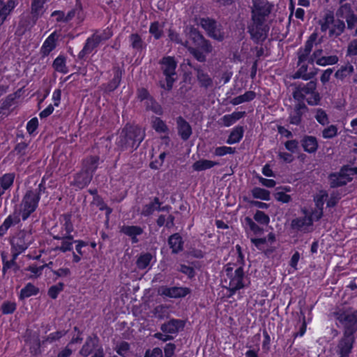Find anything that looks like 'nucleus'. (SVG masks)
Here are the masks:
<instances>
[{
  "label": "nucleus",
  "instance_id": "obj_1",
  "mask_svg": "<svg viewBox=\"0 0 357 357\" xmlns=\"http://www.w3.org/2000/svg\"><path fill=\"white\" fill-rule=\"evenodd\" d=\"M331 314L336 326L344 329L343 335H354L357 331V310L341 305L335 307Z\"/></svg>",
  "mask_w": 357,
  "mask_h": 357
},
{
  "label": "nucleus",
  "instance_id": "obj_2",
  "mask_svg": "<svg viewBox=\"0 0 357 357\" xmlns=\"http://www.w3.org/2000/svg\"><path fill=\"white\" fill-rule=\"evenodd\" d=\"M223 283L224 287L229 291V296L231 297L236 291L247 287L249 280L242 267L228 264L223 271Z\"/></svg>",
  "mask_w": 357,
  "mask_h": 357
},
{
  "label": "nucleus",
  "instance_id": "obj_3",
  "mask_svg": "<svg viewBox=\"0 0 357 357\" xmlns=\"http://www.w3.org/2000/svg\"><path fill=\"white\" fill-rule=\"evenodd\" d=\"M45 190L44 184L40 183L36 188L26 191L20 204L15 207V209L21 215L22 220H26L36 211L40 195Z\"/></svg>",
  "mask_w": 357,
  "mask_h": 357
},
{
  "label": "nucleus",
  "instance_id": "obj_4",
  "mask_svg": "<svg viewBox=\"0 0 357 357\" xmlns=\"http://www.w3.org/2000/svg\"><path fill=\"white\" fill-rule=\"evenodd\" d=\"M144 136L145 132L142 128L137 126H126L120 134L117 142L118 146L121 150L132 151L139 146Z\"/></svg>",
  "mask_w": 357,
  "mask_h": 357
},
{
  "label": "nucleus",
  "instance_id": "obj_5",
  "mask_svg": "<svg viewBox=\"0 0 357 357\" xmlns=\"http://www.w3.org/2000/svg\"><path fill=\"white\" fill-rule=\"evenodd\" d=\"M293 97L298 101L305 100L309 105L315 106L319 105L321 96L317 91V82L310 81L307 84H299L293 91Z\"/></svg>",
  "mask_w": 357,
  "mask_h": 357
},
{
  "label": "nucleus",
  "instance_id": "obj_6",
  "mask_svg": "<svg viewBox=\"0 0 357 357\" xmlns=\"http://www.w3.org/2000/svg\"><path fill=\"white\" fill-rule=\"evenodd\" d=\"M34 241V237L31 231L21 230L11 241V252L14 253V257L24 252Z\"/></svg>",
  "mask_w": 357,
  "mask_h": 357
},
{
  "label": "nucleus",
  "instance_id": "obj_7",
  "mask_svg": "<svg viewBox=\"0 0 357 357\" xmlns=\"http://www.w3.org/2000/svg\"><path fill=\"white\" fill-rule=\"evenodd\" d=\"M160 64L166 80V84L161 83L160 86L165 89L171 90L175 80L173 76L176 75L177 63L174 57L165 56L160 60Z\"/></svg>",
  "mask_w": 357,
  "mask_h": 357
},
{
  "label": "nucleus",
  "instance_id": "obj_8",
  "mask_svg": "<svg viewBox=\"0 0 357 357\" xmlns=\"http://www.w3.org/2000/svg\"><path fill=\"white\" fill-rule=\"evenodd\" d=\"M199 24L210 38L218 41H222L225 39V33L222 26L215 20L209 17L201 18Z\"/></svg>",
  "mask_w": 357,
  "mask_h": 357
},
{
  "label": "nucleus",
  "instance_id": "obj_9",
  "mask_svg": "<svg viewBox=\"0 0 357 357\" xmlns=\"http://www.w3.org/2000/svg\"><path fill=\"white\" fill-rule=\"evenodd\" d=\"M272 10V5L268 0H253L252 21H265Z\"/></svg>",
  "mask_w": 357,
  "mask_h": 357
},
{
  "label": "nucleus",
  "instance_id": "obj_10",
  "mask_svg": "<svg viewBox=\"0 0 357 357\" xmlns=\"http://www.w3.org/2000/svg\"><path fill=\"white\" fill-rule=\"evenodd\" d=\"M269 27L265 21H252L248 27L251 38L257 43L263 42L267 38Z\"/></svg>",
  "mask_w": 357,
  "mask_h": 357
},
{
  "label": "nucleus",
  "instance_id": "obj_11",
  "mask_svg": "<svg viewBox=\"0 0 357 357\" xmlns=\"http://www.w3.org/2000/svg\"><path fill=\"white\" fill-rule=\"evenodd\" d=\"M184 46L188 48L190 53L199 62H204L206 61L204 53L209 54L213 51V46L211 42L206 38L197 45L201 50L190 46L188 41H185Z\"/></svg>",
  "mask_w": 357,
  "mask_h": 357
},
{
  "label": "nucleus",
  "instance_id": "obj_12",
  "mask_svg": "<svg viewBox=\"0 0 357 357\" xmlns=\"http://www.w3.org/2000/svg\"><path fill=\"white\" fill-rule=\"evenodd\" d=\"M354 341V335H343L337 346L336 353L338 357H349Z\"/></svg>",
  "mask_w": 357,
  "mask_h": 357
},
{
  "label": "nucleus",
  "instance_id": "obj_13",
  "mask_svg": "<svg viewBox=\"0 0 357 357\" xmlns=\"http://www.w3.org/2000/svg\"><path fill=\"white\" fill-rule=\"evenodd\" d=\"M303 217H298L293 219L291 222V227L296 231L307 233L311 231L312 219L305 212Z\"/></svg>",
  "mask_w": 357,
  "mask_h": 357
},
{
  "label": "nucleus",
  "instance_id": "obj_14",
  "mask_svg": "<svg viewBox=\"0 0 357 357\" xmlns=\"http://www.w3.org/2000/svg\"><path fill=\"white\" fill-rule=\"evenodd\" d=\"M190 292V289L189 288L183 287H162L159 289L160 294L174 298L185 297Z\"/></svg>",
  "mask_w": 357,
  "mask_h": 357
},
{
  "label": "nucleus",
  "instance_id": "obj_15",
  "mask_svg": "<svg viewBox=\"0 0 357 357\" xmlns=\"http://www.w3.org/2000/svg\"><path fill=\"white\" fill-rule=\"evenodd\" d=\"M120 232L128 236L132 243H137L139 242L137 236L143 234L144 229L139 226L123 225L120 227Z\"/></svg>",
  "mask_w": 357,
  "mask_h": 357
},
{
  "label": "nucleus",
  "instance_id": "obj_16",
  "mask_svg": "<svg viewBox=\"0 0 357 357\" xmlns=\"http://www.w3.org/2000/svg\"><path fill=\"white\" fill-rule=\"evenodd\" d=\"M307 107L303 102L297 103L289 114V122L294 125H299L302 120L303 114L307 111Z\"/></svg>",
  "mask_w": 357,
  "mask_h": 357
},
{
  "label": "nucleus",
  "instance_id": "obj_17",
  "mask_svg": "<svg viewBox=\"0 0 357 357\" xmlns=\"http://www.w3.org/2000/svg\"><path fill=\"white\" fill-rule=\"evenodd\" d=\"M176 124L178 133L181 138L184 141L188 140L192 133V128L189 123L187 122L182 116H178L176 119Z\"/></svg>",
  "mask_w": 357,
  "mask_h": 357
},
{
  "label": "nucleus",
  "instance_id": "obj_18",
  "mask_svg": "<svg viewBox=\"0 0 357 357\" xmlns=\"http://www.w3.org/2000/svg\"><path fill=\"white\" fill-rule=\"evenodd\" d=\"M316 38V34L311 35L309 39L306 41L304 47L299 50L298 52L299 64L307 61V56L312 51Z\"/></svg>",
  "mask_w": 357,
  "mask_h": 357
},
{
  "label": "nucleus",
  "instance_id": "obj_19",
  "mask_svg": "<svg viewBox=\"0 0 357 357\" xmlns=\"http://www.w3.org/2000/svg\"><path fill=\"white\" fill-rule=\"evenodd\" d=\"M183 327L184 322L182 320L173 319L162 324L160 329L163 333L173 334L178 333Z\"/></svg>",
  "mask_w": 357,
  "mask_h": 357
},
{
  "label": "nucleus",
  "instance_id": "obj_20",
  "mask_svg": "<svg viewBox=\"0 0 357 357\" xmlns=\"http://www.w3.org/2000/svg\"><path fill=\"white\" fill-rule=\"evenodd\" d=\"M54 238L61 241V244L57 245L54 250L66 252L73 249V244L74 243L73 236L56 235L54 236Z\"/></svg>",
  "mask_w": 357,
  "mask_h": 357
},
{
  "label": "nucleus",
  "instance_id": "obj_21",
  "mask_svg": "<svg viewBox=\"0 0 357 357\" xmlns=\"http://www.w3.org/2000/svg\"><path fill=\"white\" fill-rule=\"evenodd\" d=\"M17 4V3L15 0H8L7 1L0 0V26L3 23Z\"/></svg>",
  "mask_w": 357,
  "mask_h": 357
},
{
  "label": "nucleus",
  "instance_id": "obj_22",
  "mask_svg": "<svg viewBox=\"0 0 357 357\" xmlns=\"http://www.w3.org/2000/svg\"><path fill=\"white\" fill-rule=\"evenodd\" d=\"M98 339L96 336H89L82 349L79 354L83 357H88L98 346Z\"/></svg>",
  "mask_w": 357,
  "mask_h": 357
},
{
  "label": "nucleus",
  "instance_id": "obj_23",
  "mask_svg": "<svg viewBox=\"0 0 357 357\" xmlns=\"http://www.w3.org/2000/svg\"><path fill=\"white\" fill-rule=\"evenodd\" d=\"M335 20L333 11L330 10H326L321 18L319 20L321 31L322 32H326L331 28Z\"/></svg>",
  "mask_w": 357,
  "mask_h": 357
},
{
  "label": "nucleus",
  "instance_id": "obj_24",
  "mask_svg": "<svg viewBox=\"0 0 357 357\" xmlns=\"http://www.w3.org/2000/svg\"><path fill=\"white\" fill-rule=\"evenodd\" d=\"M91 179L92 176L90 174L81 170L80 172L75 175L73 184L77 188L82 189L88 185Z\"/></svg>",
  "mask_w": 357,
  "mask_h": 357
},
{
  "label": "nucleus",
  "instance_id": "obj_25",
  "mask_svg": "<svg viewBox=\"0 0 357 357\" xmlns=\"http://www.w3.org/2000/svg\"><path fill=\"white\" fill-rule=\"evenodd\" d=\"M346 28L345 22L341 19H336L328 31L330 38H337L342 35Z\"/></svg>",
  "mask_w": 357,
  "mask_h": 357
},
{
  "label": "nucleus",
  "instance_id": "obj_26",
  "mask_svg": "<svg viewBox=\"0 0 357 357\" xmlns=\"http://www.w3.org/2000/svg\"><path fill=\"white\" fill-rule=\"evenodd\" d=\"M99 158L98 156H91L85 159L83 162L82 170L90 174L93 177V174L98 168Z\"/></svg>",
  "mask_w": 357,
  "mask_h": 357
},
{
  "label": "nucleus",
  "instance_id": "obj_27",
  "mask_svg": "<svg viewBox=\"0 0 357 357\" xmlns=\"http://www.w3.org/2000/svg\"><path fill=\"white\" fill-rule=\"evenodd\" d=\"M300 68L294 75V78H301L304 80H309L312 79L317 73V69H314L310 72H307V66L305 63H298Z\"/></svg>",
  "mask_w": 357,
  "mask_h": 357
},
{
  "label": "nucleus",
  "instance_id": "obj_28",
  "mask_svg": "<svg viewBox=\"0 0 357 357\" xmlns=\"http://www.w3.org/2000/svg\"><path fill=\"white\" fill-rule=\"evenodd\" d=\"M130 46L136 52H140L146 47V43L138 33H132L128 38Z\"/></svg>",
  "mask_w": 357,
  "mask_h": 357
},
{
  "label": "nucleus",
  "instance_id": "obj_29",
  "mask_svg": "<svg viewBox=\"0 0 357 357\" xmlns=\"http://www.w3.org/2000/svg\"><path fill=\"white\" fill-rule=\"evenodd\" d=\"M15 174L13 173L5 174L0 176V197H1L5 191L9 189L13 184Z\"/></svg>",
  "mask_w": 357,
  "mask_h": 357
},
{
  "label": "nucleus",
  "instance_id": "obj_30",
  "mask_svg": "<svg viewBox=\"0 0 357 357\" xmlns=\"http://www.w3.org/2000/svg\"><path fill=\"white\" fill-rule=\"evenodd\" d=\"M100 43V41L93 34L86 40L84 48L79 54V57L83 58L85 55L90 54Z\"/></svg>",
  "mask_w": 357,
  "mask_h": 357
},
{
  "label": "nucleus",
  "instance_id": "obj_31",
  "mask_svg": "<svg viewBox=\"0 0 357 357\" xmlns=\"http://www.w3.org/2000/svg\"><path fill=\"white\" fill-rule=\"evenodd\" d=\"M245 115V112H234L231 114L223 116L220 122L224 126L229 127Z\"/></svg>",
  "mask_w": 357,
  "mask_h": 357
},
{
  "label": "nucleus",
  "instance_id": "obj_32",
  "mask_svg": "<svg viewBox=\"0 0 357 357\" xmlns=\"http://www.w3.org/2000/svg\"><path fill=\"white\" fill-rule=\"evenodd\" d=\"M303 149L308 153H314L318 148L317 139L312 136H306L302 140Z\"/></svg>",
  "mask_w": 357,
  "mask_h": 357
},
{
  "label": "nucleus",
  "instance_id": "obj_33",
  "mask_svg": "<svg viewBox=\"0 0 357 357\" xmlns=\"http://www.w3.org/2000/svg\"><path fill=\"white\" fill-rule=\"evenodd\" d=\"M344 173L345 170H340L338 174H333L331 176V185L333 187L342 186L351 181V177H344L342 176Z\"/></svg>",
  "mask_w": 357,
  "mask_h": 357
},
{
  "label": "nucleus",
  "instance_id": "obj_34",
  "mask_svg": "<svg viewBox=\"0 0 357 357\" xmlns=\"http://www.w3.org/2000/svg\"><path fill=\"white\" fill-rule=\"evenodd\" d=\"M219 163L218 162L209 160H199L195 162L192 165V168L195 171L200 172L206 169H211L214 166L218 165Z\"/></svg>",
  "mask_w": 357,
  "mask_h": 357
},
{
  "label": "nucleus",
  "instance_id": "obj_35",
  "mask_svg": "<svg viewBox=\"0 0 357 357\" xmlns=\"http://www.w3.org/2000/svg\"><path fill=\"white\" fill-rule=\"evenodd\" d=\"M255 97L256 93L255 91H246L244 94L238 96L231 100L230 103L232 104L233 105H238L245 102L251 101Z\"/></svg>",
  "mask_w": 357,
  "mask_h": 357
},
{
  "label": "nucleus",
  "instance_id": "obj_36",
  "mask_svg": "<svg viewBox=\"0 0 357 357\" xmlns=\"http://www.w3.org/2000/svg\"><path fill=\"white\" fill-rule=\"evenodd\" d=\"M169 245L172 249V252L177 253L183 248V241L178 234L172 235L169 238Z\"/></svg>",
  "mask_w": 357,
  "mask_h": 357
},
{
  "label": "nucleus",
  "instance_id": "obj_37",
  "mask_svg": "<svg viewBox=\"0 0 357 357\" xmlns=\"http://www.w3.org/2000/svg\"><path fill=\"white\" fill-rule=\"evenodd\" d=\"M56 47V33H52L50 36L45 40L41 51L43 54L47 55L51 51H52Z\"/></svg>",
  "mask_w": 357,
  "mask_h": 357
},
{
  "label": "nucleus",
  "instance_id": "obj_38",
  "mask_svg": "<svg viewBox=\"0 0 357 357\" xmlns=\"http://www.w3.org/2000/svg\"><path fill=\"white\" fill-rule=\"evenodd\" d=\"M243 136V128L241 126H237L233 129L231 132L227 143L229 144H233L238 143L241 141Z\"/></svg>",
  "mask_w": 357,
  "mask_h": 357
},
{
  "label": "nucleus",
  "instance_id": "obj_39",
  "mask_svg": "<svg viewBox=\"0 0 357 357\" xmlns=\"http://www.w3.org/2000/svg\"><path fill=\"white\" fill-rule=\"evenodd\" d=\"M158 208H160V202L158 198L155 197L153 202L143 206L141 214L144 216H149L158 211Z\"/></svg>",
  "mask_w": 357,
  "mask_h": 357
},
{
  "label": "nucleus",
  "instance_id": "obj_40",
  "mask_svg": "<svg viewBox=\"0 0 357 357\" xmlns=\"http://www.w3.org/2000/svg\"><path fill=\"white\" fill-rule=\"evenodd\" d=\"M353 72V66L351 64H347L345 66H342L340 69H338L335 73V76L337 79L343 80L346 77L350 76Z\"/></svg>",
  "mask_w": 357,
  "mask_h": 357
},
{
  "label": "nucleus",
  "instance_id": "obj_41",
  "mask_svg": "<svg viewBox=\"0 0 357 357\" xmlns=\"http://www.w3.org/2000/svg\"><path fill=\"white\" fill-rule=\"evenodd\" d=\"M38 292V289L36 288L31 283H28L24 288L20 291V298L24 299L31 296L36 295Z\"/></svg>",
  "mask_w": 357,
  "mask_h": 357
},
{
  "label": "nucleus",
  "instance_id": "obj_42",
  "mask_svg": "<svg viewBox=\"0 0 357 357\" xmlns=\"http://www.w3.org/2000/svg\"><path fill=\"white\" fill-rule=\"evenodd\" d=\"M354 13L350 3H345L340 4V6L336 11V16L339 18H346Z\"/></svg>",
  "mask_w": 357,
  "mask_h": 357
},
{
  "label": "nucleus",
  "instance_id": "obj_43",
  "mask_svg": "<svg viewBox=\"0 0 357 357\" xmlns=\"http://www.w3.org/2000/svg\"><path fill=\"white\" fill-rule=\"evenodd\" d=\"M45 0H32L31 1V14L33 17H38L43 13V7L45 3Z\"/></svg>",
  "mask_w": 357,
  "mask_h": 357
},
{
  "label": "nucleus",
  "instance_id": "obj_44",
  "mask_svg": "<svg viewBox=\"0 0 357 357\" xmlns=\"http://www.w3.org/2000/svg\"><path fill=\"white\" fill-rule=\"evenodd\" d=\"M153 128L159 133H166L168 131V127L161 119L153 117L151 120Z\"/></svg>",
  "mask_w": 357,
  "mask_h": 357
},
{
  "label": "nucleus",
  "instance_id": "obj_45",
  "mask_svg": "<svg viewBox=\"0 0 357 357\" xmlns=\"http://www.w3.org/2000/svg\"><path fill=\"white\" fill-rule=\"evenodd\" d=\"M20 217L21 215L14 209L13 213L9 215L3 223L8 229L10 227L17 225L20 222Z\"/></svg>",
  "mask_w": 357,
  "mask_h": 357
},
{
  "label": "nucleus",
  "instance_id": "obj_46",
  "mask_svg": "<svg viewBox=\"0 0 357 357\" xmlns=\"http://www.w3.org/2000/svg\"><path fill=\"white\" fill-rule=\"evenodd\" d=\"M149 32L155 39L160 38L163 33V24H160L158 22L151 23Z\"/></svg>",
  "mask_w": 357,
  "mask_h": 357
},
{
  "label": "nucleus",
  "instance_id": "obj_47",
  "mask_svg": "<svg viewBox=\"0 0 357 357\" xmlns=\"http://www.w3.org/2000/svg\"><path fill=\"white\" fill-rule=\"evenodd\" d=\"M197 77L202 86L207 88L212 84V79L202 70L197 69Z\"/></svg>",
  "mask_w": 357,
  "mask_h": 357
},
{
  "label": "nucleus",
  "instance_id": "obj_48",
  "mask_svg": "<svg viewBox=\"0 0 357 357\" xmlns=\"http://www.w3.org/2000/svg\"><path fill=\"white\" fill-rule=\"evenodd\" d=\"M252 195L255 198L260 199L262 200L268 201L270 199V192L261 188H254L252 190Z\"/></svg>",
  "mask_w": 357,
  "mask_h": 357
},
{
  "label": "nucleus",
  "instance_id": "obj_49",
  "mask_svg": "<svg viewBox=\"0 0 357 357\" xmlns=\"http://www.w3.org/2000/svg\"><path fill=\"white\" fill-rule=\"evenodd\" d=\"M145 104L147 109L153 111L158 115H161L162 114L163 111L162 107L153 98L148 99Z\"/></svg>",
  "mask_w": 357,
  "mask_h": 357
},
{
  "label": "nucleus",
  "instance_id": "obj_50",
  "mask_svg": "<svg viewBox=\"0 0 357 357\" xmlns=\"http://www.w3.org/2000/svg\"><path fill=\"white\" fill-rule=\"evenodd\" d=\"M314 118L322 126H326L329 123L328 116L326 112L322 109L319 108L315 109Z\"/></svg>",
  "mask_w": 357,
  "mask_h": 357
},
{
  "label": "nucleus",
  "instance_id": "obj_51",
  "mask_svg": "<svg viewBox=\"0 0 357 357\" xmlns=\"http://www.w3.org/2000/svg\"><path fill=\"white\" fill-rule=\"evenodd\" d=\"M337 61L338 57L335 55L329 56H322L316 60V63L319 66L333 65L337 63Z\"/></svg>",
  "mask_w": 357,
  "mask_h": 357
},
{
  "label": "nucleus",
  "instance_id": "obj_52",
  "mask_svg": "<svg viewBox=\"0 0 357 357\" xmlns=\"http://www.w3.org/2000/svg\"><path fill=\"white\" fill-rule=\"evenodd\" d=\"M152 259V255L150 253H146L141 255L137 261V267L140 269L146 268Z\"/></svg>",
  "mask_w": 357,
  "mask_h": 357
},
{
  "label": "nucleus",
  "instance_id": "obj_53",
  "mask_svg": "<svg viewBox=\"0 0 357 357\" xmlns=\"http://www.w3.org/2000/svg\"><path fill=\"white\" fill-rule=\"evenodd\" d=\"M53 66L58 72L66 73L68 71L66 66L65 59L62 56H59L54 61Z\"/></svg>",
  "mask_w": 357,
  "mask_h": 357
},
{
  "label": "nucleus",
  "instance_id": "obj_54",
  "mask_svg": "<svg viewBox=\"0 0 357 357\" xmlns=\"http://www.w3.org/2000/svg\"><path fill=\"white\" fill-rule=\"evenodd\" d=\"M121 73L119 70H117L115 73L114 78L107 84V90L108 91H112L119 86L120 82H121Z\"/></svg>",
  "mask_w": 357,
  "mask_h": 357
},
{
  "label": "nucleus",
  "instance_id": "obj_55",
  "mask_svg": "<svg viewBox=\"0 0 357 357\" xmlns=\"http://www.w3.org/2000/svg\"><path fill=\"white\" fill-rule=\"evenodd\" d=\"M337 134V128L335 125H331L322 131V137L325 139H331Z\"/></svg>",
  "mask_w": 357,
  "mask_h": 357
},
{
  "label": "nucleus",
  "instance_id": "obj_56",
  "mask_svg": "<svg viewBox=\"0 0 357 357\" xmlns=\"http://www.w3.org/2000/svg\"><path fill=\"white\" fill-rule=\"evenodd\" d=\"M153 314L155 317L162 319L168 315V307L165 305H158L153 310Z\"/></svg>",
  "mask_w": 357,
  "mask_h": 357
},
{
  "label": "nucleus",
  "instance_id": "obj_57",
  "mask_svg": "<svg viewBox=\"0 0 357 357\" xmlns=\"http://www.w3.org/2000/svg\"><path fill=\"white\" fill-rule=\"evenodd\" d=\"M64 284L59 282L55 285L52 286L48 290V295L50 298L55 299L57 298L58 294L63 291Z\"/></svg>",
  "mask_w": 357,
  "mask_h": 357
},
{
  "label": "nucleus",
  "instance_id": "obj_58",
  "mask_svg": "<svg viewBox=\"0 0 357 357\" xmlns=\"http://www.w3.org/2000/svg\"><path fill=\"white\" fill-rule=\"evenodd\" d=\"M15 99V95L10 94L8 96H6L5 99L3 100L1 106L0 107V114H3V111L4 109H9L13 105Z\"/></svg>",
  "mask_w": 357,
  "mask_h": 357
},
{
  "label": "nucleus",
  "instance_id": "obj_59",
  "mask_svg": "<svg viewBox=\"0 0 357 357\" xmlns=\"http://www.w3.org/2000/svg\"><path fill=\"white\" fill-rule=\"evenodd\" d=\"M1 310L3 314H11L16 310V303L11 301H6L1 305Z\"/></svg>",
  "mask_w": 357,
  "mask_h": 357
},
{
  "label": "nucleus",
  "instance_id": "obj_60",
  "mask_svg": "<svg viewBox=\"0 0 357 357\" xmlns=\"http://www.w3.org/2000/svg\"><path fill=\"white\" fill-rule=\"evenodd\" d=\"M254 219L255 221L259 222V224L266 225L268 224L270 221V218L268 215H267L264 212L261 211H257L255 215Z\"/></svg>",
  "mask_w": 357,
  "mask_h": 357
},
{
  "label": "nucleus",
  "instance_id": "obj_61",
  "mask_svg": "<svg viewBox=\"0 0 357 357\" xmlns=\"http://www.w3.org/2000/svg\"><path fill=\"white\" fill-rule=\"evenodd\" d=\"M190 39L197 46L205 38L202 34L195 29H191L189 34Z\"/></svg>",
  "mask_w": 357,
  "mask_h": 357
},
{
  "label": "nucleus",
  "instance_id": "obj_62",
  "mask_svg": "<svg viewBox=\"0 0 357 357\" xmlns=\"http://www.w3.org/2000/svg\"><path fill=\"white\" fill-rule=\"evenodd\" d=\"M235 152V149L230 146H219L215 148L214 154L216 156H223L227 154H233Z\"/></svg>",
  "mask_w": 357,
  "mask_h": 357
},
{
  "label": "nucleus",
  "instance_id": "obj_63",
  "mask_svg": "<svg viewBox=\"0 0 357 357\" xmlns=\"http://www.w3.org/2000/svg\"><path fill=\"white\" fill-rule=\"evenodd\" d=\"M130 349V345L126 342H122L116 346V352L122 357H126Z\"/></svg>",
  "mask_w": 357,
  "mask_h": 357
},
{
  "label": "nucleus",
  "instance_id": "obj_64",
  "mask_svg": "<svg viewBox=\"0 0 357 357\" xmlns=\"http://www.w3.org/2000/svg\"><path fill=\"white\" fill-rule=\"evenodd\" d=\"M93 35L101 43L103 40H108L112 36V32L109 29H106L101 32L97 31Z\"/></svg>",
  "mask_w": 357,
  "mask_h": 357
}]
</instances>
